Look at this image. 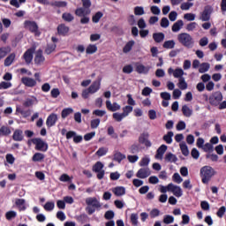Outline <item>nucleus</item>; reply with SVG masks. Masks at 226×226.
Wrapping results in <instances>:
<instances>
[{"instance_id":"obj_1","label":"nucleus","mask_w":226,"mask_h":226,"mask_svg":"<svg viewBox=\"0 0 226 226\" xmlns=\"http://www.w3.org/2000/svg\"><path fill=\"white\" fill-rule=\"evenodd\" d=\"M200 176L203 185H207L216 176V170L211 166H203L200 170Z\"/></svg>"},{"instance_id":"obj_2","label":"nucleus","mask_w":226,"mask_h":226,"mask_svg":"<svg viewBox=\"0 0 226 226\" xmlns=\"http://www.w3.org/2000/svg\"><path fill=\"white\" fill-rule=\"evenodd\" d=\"M177 41L181 45L186 47L187 49H192L193 45H195V41L193 37L190 35L188 33H181L177 35Z\"/></svg>"},{"instance_id":"obj_3","label":"nucleus","mask_w":226,"mask_h":226,"mask_svg":"<svg viewBox=\"0 0 226 226\" xmlns=\"http://www.w3.org/2000/svg\"><path fill=\"white\" fill-rule=\"evenodd\" d=\"M24 27L25 29L30 31V33H33L35 36H40V34H41V33H40L36 21L26 20L24 22Z\"/></svg>"},{"instance_id":"obj_4","label":"nucleus","mask_w":226,"mask_h":226,"mask_svg":"<svg viewBox=\"0 0 226 226\" xmlns=\"http://www.w3.org/2000/svg\"><path fill=\"white\" fill-rule=\"evenodd\" d=\"M32 142L33 144H34L36 151H42L43 153H45V151L49 149V145L47 144V142L43 141V139L40 138L33 139Z\"/></svg>"},{"instance_id":"obj_5","label":"nucleus","mask_w":226,"mask_h":226,"mask_svg":"<svg viewBox=\"0 0 226 226\" xmlns=\"http://www.w3.org/2000/svg\"><path fill=\"white\" fill-rule=\"evenodd\" d=\"M222 100H223V95L222 94V92H215L208 98L210 105H213L214 107H217V105H220V102H222Z\"/></svg>"},{"instance_id":"obj_6","label":"nucleus","mask_w":226,"mask_h":226,"mask_svg":"<svg viewBox=\"0 0 226 226\" xmlns=\"http://www.w3.org/2000/svg\"><path fill=\"white\" fill-rule=\"evenodd\" d=\"M168 73L169 75H173V77L175 79H178V80L180 79H185V77H183L184 75H186V73H185V71L179 67H177V69H172V67H170L168 69Z\"/></svg>"},{"instance_id":"obj_7","label":"nucleus","mask_w":226,"mask_h":226,"mask_svg":"<svg viewBox=\"0 0 226 226\" xmlns=\"http://www.w3.org/2000/svg\"><path fill=\"white\" fill-rule=\"evenodd\" d=\"M94 172H96L98 179H103L105 176V170H103V163L97 162L93 167Z\"/></svg>"},{"instance_id":"obj_8","label":"nucleus","mask_w":226,"mask_h":226,"mask_svg":"<svg viewBox=\"0 0 226 226\" xmlns=\"http://www.w3.org/2000/svg\"><path fill=\"white\" fill-rule=\"evenodd\" d=\"M212 13L213 8L205 7L204 11L200 13V20H202V22H209Z\"/></svg>"},{"instance_id":"obj_9","label":"nucleus","mask_w":226,"mask_h":226,"mask_svg":"<svg viewBox=\"0 0 226 226\" xmlns=\"http://www.w3.org/2000/svg\"><path fill=\"white\" fill-rule=\"evenodd\" d=\"M169 192H172L173 195H175V197H183V189H181L179 186L170 183L169 184Z\"/></svg>"},{"instance_id":"obj_10","label":"nucleus","mask_w":226,"mask_h":226,"mask_svg":"<svg viewBox=\"0 0 226 226\" xmlns=\"http://www.w3.org/2000/svg\"><path fill=\"white\" fill-rule=\"evenodd\" d=\"M149 176H151V170L147 167L139 169L136 173V177H139V179H146L147 177H149Z\"/></svg>"},{"instance_id":"obj_11","label":"nucleus","mask_w":226,"mask_h":226,"mask_svg":"<svg viewBox=\"0 0 226 226\" xmlns=\"http://www.w3.org/2000/svg\"><path fill=\"white\" fill-rule=\"evenodd\" d=\"M139 144H144V146H146V147H151V146H153V144L149 140V133H147V132H144L139 135Z\"/></svg>"},{"instance_id":"obj_12","label":"nucleus","mask_w":226,"mask_h":226,"mask_svg":"<svg viewBox=\"0 0 226 226\" xmlns=\"http://www.w3.org/2000/svg\"><path fill=\"white\" fill-rule=\"evenodd\" d=\"M102 86V78H98L93 84L88 87L91 94H94V93H98L100 91V87Z\"/></svg>"},{"instance_id":"obj_13","label":"nucleus","mask_w":226,"mask_h":226,"mask_svg":"<svg viewBox=\"0 0 226 226\" xmlns=\"http://www.w3.org/2000/svg\"><path fill=\"white\" fill-rule=\"evenodd\" d=\"M86 204L92 207H102V203L95 197H89L86 199Z\"/></svg>"},{"instance_id":"obj_14","label":"nucleus","mask_w":226,"mask_h":226,"mask_svg":"<svg viewBox=\"0 0 226 226\" xmlns=\"http://www.w3.org/2000/svg\"><path fill=\"white\" fill-rule=\"evenodd\" d=\"M34 63L37 66H41V64L45 63V56H43V52L41 51V49H39L36 52L35 57H34Z\"/></svg>"},{"instance_id":"obj_15","label":"nucleus","mask_w":226,"mask_h":226,"mask_svg":"<svg viewBox=\"0 0 226 226\" xmlns=\"http://www.w3.org/2000/svg\"><path fill=\"white\" fill-rule=\"evenodd\" d=\"M34 53V49H27L24 55H23V59L26 63V64H31L33 62V54Z\"/></svg>"},{"instance_id":"obj_16","label":"nucleus","mask_w":226,"mask_h":226,"mask_svg":"<svg viewBox=\"0 0 226 226\" xmlns=\"http://www.w3.org/2000/svg\"><path fill=\"white\" fill-rule=\"evenodd\" d=\"M150 70H151V67L149 66H145L142 64H136V72L138 73L147 75Z\"/></svg>"},{"instance_id":"obj_17","label":"nucleus","mask_w":226,"mask_h":226,"mask_svg":"<svg viewBox=\"0 0 226 226\" xmlns=\"http://www.w3.org/2000/svg\"><path fill=\"white\" fill-rule=\"evenodd\" d=\"M57 123V115L56 114H50L47 120H46V124L48 128H52Z\"/></svg>"},{"instance_id":"obj_18","label":"nucleus","mask_w":226,"mask_h":226,"mask_svg":"<svg viewBox=\"0 0 226 226\" xmlns=\"http://www.w3.org/2000/svg\"><path fill=\"white\" fill-rule=\"evenodd\" d=\"M22 84L26 87H34L36 86V81L33 78L24 77L21 79Z\"/></svg>"},{"instance_id":"obj_19","label":"nucleus","mask_w":226,"mask_h":226,"mask_svg":"<svg viewBox=\"0 0 226 226\" xmlns=\"http://www.w3.org/2000/svg\"><path fill=\"white\" fill-rule=\"evenodd\" d=\"M12 139L15 142H22L24 140V132L20 129H17L13 132Z\"/></svg>"},{"instance_id":"obj_20","label":"nucleus","mask_w":226,"mask_h":226,"mask_svg":"<svg viewBox=\"0 0 226 226\" xmlns=\"http://www.w3.org/2000/svg\"><path fill=\"white\" fill-rule=\"evenodd\" d=\"M90 13H91V10L86 9L84 7H79V8L76 9V11H75V15H77V17H86V16L89 15Z\"/></svg>"},{"instance_id":"obj_21","label":"nucleus","mask_w":226,"mask_h":226,"mask_svg":"<svg viewBox=\"0 0 226 226\" xmlns=\"http://www.w3.org/2000/svg\"><path fill=\"white\" fill-rule=\"evenodd\" d=\"M166 151H167V146L162 145L156 151V154H155L156 160H163V154H165Z\"/></svg>"},{"instance_id":"obj_22","label":"nucleus","mask_w":226,"mask_h":226,"mask_svg":"<svg viewBox=\"0 0 226 226\" xmlns=\"http://www.w3.org/2000/svg\"><path fill=\"white\" fill-rule=\"evenodd\" d=\"M164 162H166V163H176L177 162V156L169 152L164 156Z\"/></svg>"},{"instance_id":"obj_23","label":"nucleus","mask_w":226,"mask_h":226,"mask_svg":"<svg viewBox=\"0 0 226 226\" xmlns=\"http://www.w3.org/2000/svg\"><path fill=\"white\" fill-rule=\"evenodd\" d=\"M70 32V27L66 26L65 25H59L57 26V33L60 36H66Z\"/></svg>"},{"instance_id":"obj_24","label":"nucleus","mask_w":226,"mask_h":226,"mask_svg":"<svg viewBox=\"0 0 226 226\" xmlns=\"http://www.w3.org/2000/svg\"><path fill=\"white\" fill-rule=\"evenodd\" d=\"M114 194L117 197H123V195H126V188L124 186H117L114 188Z\"/></svg>"},{"instance_id":"obj_25","label":"nucleus","mask_w":226,"mask_h":226,"mask_svg":"<svg viewBox=\"0 0 226 226\" xmlns=\"http://www.w3.org/2000/svg\"><path fill=\"white\" fill-rule=\"evenodd\" d=\"M185 26V23L183 20L179 19L177 22H175L172 26V31L173 33H179L181 31V28Z\"/></svg>"},{"instance_id":"obj_26","label":"nucleus","mask_w":226,"mask_h":226,"mask_svg":"<svg viewBox=\"0 0 226 226\" xmlns=\"http://www.w3.org/2000/svg\"><path fill=\"white\" fill-rule=\"evenodd\" d=\"M153 38L155 43H162L165 40V34L163 33H154Z\"/></svg>"},{"instance_id":"obj_27","label":"nucleus","mask_w":226,"mask_h":226,"mask_svg":"<svg viewBox=\"0 0 226 226\" xmlns=\"http://www.w3.org/2000/svg\"><path fill=\"white\" fill-rule=\"evenodd\" d=\"M11 52L10 46L0 48V59H3Z\"/></svg>"},{"instance_id":"obj_28","label":"nucleus","mask_w":226,"mask_h":226,"mask_svg":"<svg viewBox=\"0 0 226 226\" xmlns=\"http://www.w3.org/2000/svg\"><path fill=\"white\" fill-rule=\"evenodd\" d=\"M182 113L185 117H192L193 110L188 107V105H184L182 107Z\"/></svg>"},{"instance_id":"obj_29","label":"nucleus","mask_w":226,"mask_h":226,"mask_svg":"<svg viewBox=\"0 0 226 226\" xmlns=\"http://www.w3.org/2000/svg\"><path fill=\"white\" fill-rule=\"evenodd\" d=\"M50 6H53L54 8H66L68 3L64 1H55L50 3Z\"/></svg>"},{"instance_id":"obj_30","label":"nucleus","mask_w":226,"mask_h":226,"mask_svg":"<svg viewBox=\"0 0 226 226\" xmlns=\"http://www.w3.org/2000/svg\"><path fill=\"white\" fill-rule=\"evenodd\" d=\"M126 159V155L121 152H116L114 154V161L117 162V163H121L123 160Z\"/></svg>"},{"instance_id":"obj_31","label":"nucleus","mask_w":226,"mask_h":226,"mask_svg":"<svg viewBox=\"0 0 226 226\" xmlns=\"http://www.w3.org/2000/svg\"><path fill=\"white\" fill-rule=\"evenodd\" d=\"M177 87H179L181 91L188 89V83H186V79H185V78L178 79Z\"/></svg>"},{"instance_id":"obj_32","label":"nucleus","mask_w":226,"mask_h":226,"mask_svg":"<svg viewBox=\"0 0 226 226\" xmlns=\"http://www.w3.org/2000/svg\"><path fill=\"white\" fill-rule=\"evenodd\" d=\"M15 204L19 207V211H26V200L18 199L16 200Z\"/></svg>"},{"instance_id":"obj_33","label":"nucleus","mask_w":226,"mask_h":226,"mask_svg":"<svg viewBox=\"0 0 226 226\" xmlns=\"http://www.w3.org/2000/svg\"><path fill=\"white\" fill-rule=\"evenodd\" d=\"M172 137H174V132L170 131L162 137V140H164L166 144H172Z\"/></svg>"},{"instance_id":"obj_34","label":"nucleus","mask_w":226,"mask_h":226,"mask_svg":"<svg viewBox=\"0 0 226 226\" xmlns=\"http://www.w3.org/2000/svg\"><path fill=\"white\" fill-rule=\"evenodd\" d=\"M34 103H38V99H36V97H31L25 101L24 106L25 107H33V105H34Z\"/></svg>"},{"instance_id":"obj_35","label":"nucleus","mask_w":226,"mask_h":226,"mask_svg":"<svg viewBox=\"0 0 226 226\" xmlns=\"http://www.w3.org/2000/svg\"><path fill=\"white\" fill-rule=\"evenodd\" d=\"M179 146L182 151V154H184V156H188V154H190V150H188V146L186 145V143L183 141L179 144Z\"/></svg>"},{"instance_id":"obj_36","label":"nucleus","mask_w":226,"mask_h":226,"mask_svg":"<svg viewBox=\"0 0 226 226\" xmlns=\"http://www.w3.org/2000/svg\"><path fill=\"white\" fill-rule=\"evenodd\" d=\"M15 61V53H11L9 56H7L4 60V66H11Z\"/></svg>"},{"instance_id":"obj_37","label":"nucleus","mask_w":226,"mask_h":226,"mask_svg":"<svg viewBox=\"0 0 226 226\" xmlns=\"http://www.w3.org/2000/svg\"><path fill=\"white\" fill-rule=\"evenodd\" d=\"M209 68H211V64H209V63H202L200 65L199 72L206 73V72H209Z\"/></svg>"},{"instance_id":"obj_38","label":"nucleus","mask_w":226,"mask_h":226,"mask_svg":"<svg viewBox=\"0 0 226 226\" xmlns=\"http://www.w3.org/2000/svg\"><path fill=\"white\" fill-rule=\"evenodd\" d=\"M130 220L132 226H139V214H131Z\"/></svg>"},{"instance_id":"obj_39","label":"nucleus","mask_w":226,"mask_h":226,"mask_svg":"<svg viewBox=\"0 0 226 226\" xmlns=\"http://www.w3.org/2000/svg\"><path fill=\"white\" fill-rule=\"evenodd\" d=\"M133 45H135L134 41H128L124 47L123 52H124V54H128V52H130V50H132V49L133 48Z\"/></svg>"},{"instance_id":"obj_40","label":"nucleus","mask_w":226,"mask_h":226,"mask_svg":"<svg viewBox=\"0 0 226 226\" xmlns=\"http://www.w3.org/2000/svg\"><path fill=\"white\" fill-rule=\"evenodd\" d=\"M70 114H73V109L72 108H65L62 110V118L66 119Z\"/></svg>"},{"instance_id":"obj_41","label":"nucleus","mask_w":226,"mask_h":226,"mask_svg":"<svg viewBox=\"0 0 226 226\" xmlns=\"http://www.w3.org/2000/svg\"><path fill=\"white\" fill-rule=\"evenodd\" d=\"M130 153L132 154H136V153H139L140 151V145L139 143H134L130 147Z\"/></svg>"},{"instance_id":"obj_42","label":"nucleus","mask_w":226,"mask_h":226,"mask_svg":"<svg viewBox=\"0 0 226 226\" xmlns=\"http://www.w3.org/2000/svg\"><path fill=\"white\" fill-rule=\"evenodd\" d=\"M163 49H174V47H176V41H174V40H170V41H164L163 45H162Z\"/></svg>"},{"instance_id":"obj_43","label":"nucleus","mask_w":226,"mask_h":226,"mask_svg":"<svg viewBox=\"0 0 226 226\" xmlns=\"http://www.w3.org/2000/svg\"><path fill=\"white\" fill-rule=\"evenodd\" d=\"M201 149H203L205 153H213V151H215V147H213V144L211 143H206Z\"/></svg>"},{"instance_id":"obj_44","label":"nucleus","mask_w":226,"mask_h":226,"mask_svg":"<svg viewBox=\"0 0 226 226\" xmlns=\"http://www.w3.org/2000/svg\"><path fill=\"white\" fill-rule=\"evenodd\" d=\"M32 160H33V162H41V160H45V154H43L41 153H35L33 155Z\"/></svg>"},{"instance_id":"obj_45","label":"nucleus","mask_w":226,"mask_h":226,"mask_svg":"<svg viewBox=\"0 0 226 226\" xmlns=\"http://www.w3.org/2000/svg\"><path fill=\"white\" fill-rule=\"evenodd\" d=\"M43 207L45 211H49V212L54 211V207H56V204L54 203V201H48L46 202Z\"/></svg>"},{"instance_id":"obj_46","label":"nucleus","mask_w":226,"mask_h":226,"mask_svg":"<svg viewBox=\"0 0 226 226\" xmlns=\"http://www.w3.org/2000/svg\"><path fill=\"white\" fill-rule=\"evenodd\" d=\"M10 133H11V131L10 130V128L6 126H2L0 128V137L8 136L10 135Z\"/></svg>"},{"instance_id":"obj_47","label":"nucleus","mask_w":226,"mask_h":226,"mask_svg":"<svg viewBox=\"0 0 226 226\" xmlns=\"http://www.w3.org/2000/svg\"><path fill=\"white\" fill-rule=\"evenodd\" d=\"M102 17H103V13L102 11L96 12L92 18V22H94V24H98Z\"/></svg>"},{"instance_id":"obj_48","label":"nucleus","mask_w":226,"mask_h":226,"mask_svg":"<svg viewBox=\"0 0 226 226\" xmlns=\"http://www.w3.org/2000/svg\"><path fill=\"white\" fill-rule=\"evenodd\" d=\"M150 162H151V159L147 156H145L141 159L139 165V167H147Z\"/></svg>"},{"instance_id":"obj_49","label":"nucleus","mask_w":226,"mask_h":226,"mask_svg":"<svg viewBox=\"0 0 226 226\" xmlns=\"http://www.w3.org/2000/svg\"><path fill=\"white\" fill-rule=\"evenodd\" d=\"M96 50H98V47H96L94 44H90L87 46L86 52L87 54H94Z\"/></svg>"},{"instance_id":"obj_50","label":"nucleus","mask_w":226,"mask_h":226,"mask_svg":"<svg viewBox=\"0 0 226 226\" xmlns=\"http://www.w3.org/2000/svg\"><path fill=\"white\" fill-rule=\"evenodd\" d=\"M5 218L8 221L13 220V218H17V212L13 211V210L6 212Z\"/></svg>"},{"instance_id":"obj_51","label":"nucleus","mask_w":226,"mask_h":226,"mask_svg":"<svg viewBox=\"0 0 226 226\" xmlns=\"http://www.w3.org/2000/svg\"><path fill=\"white\" fill-rule=\"evenodd\" d=\"M145 13H146V11H144V7H142V6L134 7V15L142 16Z\"/></svg>"},{"instance_id":"obj_52","label":"nucleus","mask_w":226,"mask_h":226,"mask_svg":"<svg viewBox=\"0 0 226 226\" xmlns=\"http://www.w3.org/2000/svg\"><path fill=\"white\" fill-rule=\"evenodd\" d=\"M172 180L174 181V183H177V185H181V183H183V177H181V175H179V173H175L172 176Z\"/></svg>"},{"instance_id":"obj_53","label":"nucleus","mask_w":226,"mask_h":226,"mask_svg":"<svg viewBox=\"0 0 226 226\" xmlns=\"http://www.w3.org/2000/svg\"><path fill=\"white\" fill-rule=\"evenodd\" d=\"M197 26H198L197 22H191L186 25L185 29L186 31H189V32L195 31V29H197Z\"/></svg>"},{"instance_id":"obj_54","label":"nucleus","mask_w":226,"mask_h":226,"mask_svg":"<svg viewBox=\"0 0 226 226\" xmlns=\"http://www.w3.org/2000/svg\"><path fill=\"white\" fill-rule=\"evenodd\" d=\"M195 17H196V15L193 14V13H192V12H190V13H185V14L184 15L185 20H187L188 22H193V20H195Z\"/></svg>"},{"instance_id":"obj_55","label":"nucleus","mask_w":226,"mask_h":226,"mask_svg":"<svg viewBox=\"0 0 226 226\" xmlns=\"http://www.w3.org/2000/svg\"><path fill=\"white\" fill-rule=\"evenodd\" d=\"M62 19H64L65 20V22H72L74 19L73 15H72V13H68V12H64L62 15Z\"/></svg>"},{"instance_id":"obj_56","label":"nucleus","mask_w":226,"mask_h":226,"mask_svg":"<svg viewBox=\"0 0 226 226\" xmlns=\"http://www.w3.org/2000/svg\"><path fill=\"white\" fill-rule=\"evenodd\" d=\"M54 50H56V44H49L46 47L45 53L49 56V55L52 54V52H54Z\"/></svg>"},{"instance_id":"obj_57","label":"nucleus","mask_w":226,"mask_h":226,"mask_svg":"<svg viewBox=\"0 0 226 226\" xmlns=\"http://www.w3.org/2000/svg\"><path fill=\"white\" fill-rule=\"evenodd\" d=\"M163 223H165L166 225H169L170 223H174V216L172 215H165L163 218Z\"/></svg>"},{"instance_id":"obj_58","label":"nucleus","mask_w":226,"mask_h":226,"mask_svg":"<svg viewBox=\"0 0 226 226\" xmlns=\"http://www.w3.org/2000/svg\"><path fill=\"white\" fill-rule=\"evenodd\" d=\"M109 153V149L107 147H101L96 151L97 156H105Z\"/></svg>"},{"instance_id":"obj_59","label":"nucleus","mask_w":226,"mask_h":226,"mask_svg":"<svg viewBox=\"0 0 226 226\" xmlns=\"http://www.w3.org/2000/svg\"><path fill=\"white\" fill-rule=\"evenodd\" d=\"M114 205L117 209H123L126 204L124 203V200H117L114 201Z\"/></svg>"},{"instance_id":"obj_60","label":"nucleus","mask_w":226,"mask_h":226,"mask_svg":"<svg viewBox=\"0 0 226 226\" xmlns=\"http://www.w3.org/2000/svg\"><path fill=\"white\" fill-rule=\"evenodd\" d=\"M192 6H193V3L185 2L181 4L180 8L183 11H188L192 8Z\"/></svg>"},{"instance_id":"obj_61","label":"nucleus","mask_w":226,"mask_h":226,"mask_svg":"<svg viewBox=\"0 0 226 226\" xmlns=\"http://www.w3.org/2000/svg\"><path fill=\"white\" fill-rule=\"evenodd\" d=\"M170 25V22L169 21V19L162 18L161 19V27H163L164 29H167V27H169Z\"/></svg>"},{"instance_id":"obj_62","label":"nucleus","mask_w":226,"mask_h":226,"mask_svg":"<svg viewBox=\"0 0 226 226\" xmlns=\"http://www.w3.org/2000/svg\"><path fill=\"white\" fill-rule=\"evenodd\" d=\"M76 219L80 222V223H86L87 222V215L86 214H81L80 215H78Z\"/></svg>"},{"instance_id":"obj_63","label":"nucleus","mask_w":226,"mask_h":226,"mask_svg":"<svg viewBox=\"0 0 226 226\" xmlns=\"http://www.w3.org/2000/svg\"><path fill=\"white\" fill-rule=\"evenodd\" d=\"M225 213H226V207L225 206H222L218 209L216 215L218 218H223V215H225Z\"/></svg>"},{"instance_id":"obj_64","label":"nucleus","mask_w":226,"mask_h":226,"mask_svg":"<svg viewBox=\"0 0 226 226\" xmlns=\"http://www.w3.org/2000/svg\"><path fill=\"white\" fill-rule=\"evenodd\" d=\"M11 87V82L2 81L0 83V89H10Z\"/></svg>"}]
</instances>
